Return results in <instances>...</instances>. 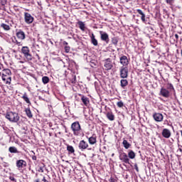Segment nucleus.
Returning a JSON list of instances; mask_svg holds the SVG:
<instances>
[{
  "label": "nucleus",
  "mask_w": 182,
  "mask_h": 182,
  "mask_svg": "<svg viewBox=\"0 0 182 182\" xmlns=\"http://www.w3.org/2000/svg\"><path fill=\"white\" fill-rule=\"evenodd\" d=\"M6 119L12 123H17V122H19V114L16 112H9L6 114Z\"/></svg>",
  "instance_id": "obj_1"
},
{
  "label": "nucleus",
  "mask_w": 182,
  "mask_h": 182,
  "mask_svg": "<svg viewBox=\"0 0 182 182\" xmlns=\"http://www.w3.org/2000/svg\"><path fill=\"white\" fill-rule=\"evenodd\" d=\"M71 130L73 132L74 136H79L82 128L79 122H75L71 124Z\"/></svg>",
  "instance_id": "obj_2"
},
{
  "label": "nucleus",
  "mask_w": 182,
  "mask_h": 182,
  "mask_svg": "<svg viewBox=\"0 0 182 182\" xmlns=\"http://www.w3.org/2000/svg\"><path fill=\"white\" fill-rule=\"evenodd\" d=\"M29 47L28 46H23L21 48V53L24 55V58H26V60L29 62V60H32V54L30 53Z\"/></svg>",
  "instance_id": "obj_3"
},
{
  "label": "nucleus",
  "mask_w": 182,
  "mask_h": 182,
  "mask_svg": "<svg viewBox=\"0 0 182 182\" xmlns=\"http://www.w3.org/2000/svg\"><path fill=\"white\" fill-rule=\"evenodd\" d=\"M119 75L122 79H126L129 76V69L127 67H122L119 70Z\"/></svg>",
  "instance_id": "obj_4"
},
{
  "label": "nucleus",
  "mask_w": 182,
  "mask_h": 182,
  "mask_svg": "<svg viewBox=\"0 0 182 182\" xmlns=\"http://www.w3.org/2000/svg\"><path fill=\"white\" fill-rule=\"evenodd\" d=\"M119 160H121L122 163H125V164H130V159H129L127 154L124 152L119 154Z\"/></svg>",
  "instance_id": "obj_5"
},
{
  "label": "nucleus",
  "mask_w": 182,
  "mask_h": 182,
  "mask_svg": "<svg viewBox=\"0 0 182 182\" xmlns=\"http://www.w3.org/2000/svg\"><path fill=\"white\" fill-rule=\"evenodd\" d=\"M24 21L26 22V23H28V25L32 23V22H33V17L32 16V15H31V14L29 13H24Z\"/></svg>",
  "instance_id": "obj_6"
},
{
  "label": "nucleus",
  "mask_w": 182,
  "mask_h": 182,
  "mask_svg": "<svg viewBox=\"0 0 182 182\" xmlns=\"http://www.w3.org/2000/svg\"><path fill=\"white\" fill-rule=\"evenodd\" d=\"M104 68H105V70H110L112 68H113V64L112 63V60L110 58L105 60Z\"/></svg>",
  "instance_id": "obj_7"
},
{
  "label": "nucleus",
  "mask_w": 182,
  "mask_h": 182,
  "mask_svg": "<svg viewBox=\"0 0 182 182\" xmlns=\"http://www.w3.org/2000/svg\"><path fill=\"white\" fill-rule=\"evenodd\" d=\"M159 95L163 97H170V91L164 87H161Z\"/></svg>",
  "instance_id": "obj_8"
},
{
  "label": "nucleus",
  "mask_w": 182,
  "mask_h": 182,
  "mask_svg": "<svg viewBox=\"0 0 182 182\" xmlns=\"http://www.w3.org/2000/svg\"><path fill=\"white\" fill-rule=\"evenodd\" d=\"M78 147L81 151H83V150H86L89 147V144L85 140H82L80 141Z\"/></svg>",
  "instance_id": "obj_9"
},
{
  "label": "nucleus",
  "mask_w": 182,
  "mask_h": 182,
  "mask_svg": "<svg viewBox=\"0 0 182 182\" xmlns=\"http://www.w3.org/2000/svg\"><path fill=\"white\" fill-rule=\"evenodd\" d=\"M153 117H154V119L155 120V122H161L163 120V119L164 118L163 114L161 113H159V112H155L153 114Z\"/></svg>",
  "instance_id": "obj_10"
},
{
  "label": "nucleus",
  "mask_w": 182,
  "mask_h": 182,
  "mask_svg": "<svg viewBox=\"0 0 182 182\" xmlns=\"http://www.w3.org/2000/svg\"><path fill=\"white\" fill-rule=\"evenodd\" d=\"M100 35L101 36V41L106 42V43H109V34L106 32L100 31Z\"/></svg>",
  "instance_id": "obj_11"
},
{
  "label": "nucleus",
  "mask_w": 182,
  "mask_h": 182,
  "mask_svg": "<svg viewBox=\"0 0 182 182\" xmlns=\"http://www.w3.org/2000/svg\"><path fill=\"white\" fill-rule=\"evenodd\" d=\"M12 75V72H11V70L9 69H4L3 70V74H2V80L5 82L6 80V77L8 76H11Z\"/></svg>",
  "instance_id": "obj_12"
},
{
  "label": "nucleus",
  "mask_w": 182,
  "mask_h": 182,
  "mask_svg": "<svg viewBox=\"0 0 182 182\" xmlns=\"http://www.w3.org/2000/svg\"><path fill=\"white\" fill-rule=\"evenodd\" d=\"M119 60L121 65H122L123 67L127 66V65H129V60L127 59V56L126 55H122V57H120Z\"/></svg>",
  "instance_id": "obj_13"
},
{
  "label": "nucleus",
  "mask_w": 182,
  "mask_h": 182,
  "mask_svg": "<svg viewBox=\"0 0 182 182\" xmlns=\"http://www.w3.org/2000/svg\"><path fill=\"white\" fill-rule=\"evenodd\" d=\"M162 136L165 139H170L171 137V132L168 129H164L162 130Z\"/></svg>",
  "instance_id": "obj_14"
},
{
  "label": "nucleus",
  "mask_w": 182,
  "mask_h": 182,
  "mask_svg": "<svg viewBox=\"0 0 182 182\" xmlns=\"http://www.w3.org/2000/svg\"><path fill=\"white\" fill-rule=\"evenodd\" d=\"M16 35L18 39H19L20 41L25 40V38H26L25 32L22 31V30H19L18 31H17Z\"/></svg>",
  "instance_id": "obj_15"
},
{
  "label": "nucleus",
  "mask_w": 182,
  "mask_h": 182,
  "mask_svg": "<svg viewBox=\"0 0 182 182\" xmlns=\"http://www.w3.org/2000/svg\"><path fill=\"white\" fill-rule=\"evenodd\" d=\"M16 167H18V168H23V167H26V161L23 159L17 161Z\"/></svg>",
  "instance_id": "obj_16"
},
{
  "label": "nucleus",
  "mask_w": 182,
  "mask_h": 182,
  "mask_svg": "<svg viewBox=\"0 0 182 182\" xmlns=\"http://www.w3.org/2000/svg\"><path fill=\"white\" fill-rule=\"evenodd\" d=\"M136 12H138V14L139 15H141V20L142 21V22H144V23H146V14H144V13H143V11H141V9H137Z\"/></svg>",
  "instance_id": "obj_17"
},
{
  "label": "nucleus",
  "mask_w": 182,
  "mask_h": 182,
  "mask_svg": "<svg viewBox=\"0 0 182 182\" xmlns=\"http://www.w3.org/2000/svg\"><path fill=\"white\" fill-rule=\"evenodd\" d=\"M90 38H91V43H92V45H94V46H97L98 43H97V40L95 37V34L92 33Z\"/></svg>",
  "instance_id": "obj_18"
},
{
  "label": "nucleus",
  "mask_w": 182,
  "mask_h": 182,
  "mask_svg": "<svg viewBox=\"0 0 182 182\" xmlns=\"http://www.w3.org/2000/svg\"><path fill=\"white\" fill-rule=\"evenodd\" d=\"M128 159H131V160L136 159V153H134V151H133V150L129 151Z\"/></svg>",
  "instance_id": "obj_19"
},
{
  "label": "nucleus",
  "mask_w": 182,
  "mask_h": 182,
  "mask_svg": "<svg viewBox=\"0 0 182 182\" xmlns=\"http://www.w3.org/2000/svg\"><path fill=\"white\" fill-rule=\"evenodd\" d=\"M122 144L126 150L130 149V147L132 146V144H130V143H129L126 139L123 140Z\"/></svg>",
  "instance_id": "obj_20"
},
{
  "label": "nucleus",
  "mask_w": 182,
  "mask_h": 182,
  "mask_svg": "<svg viewBox=\"0 0 182 182\" xmlns=\"http://www.w3.org/2000/svg\"><path fill=\"white\" fill-rule=\"evenodd\" d=\"M120 83L121 87H122V89H124V87L127 86V85H129V81H127V80L126 79H122L121 80Z\"/></svg>",
  "instance_id": "obj_21"
},
{
  "label": "nucleus",
  "mask_w": 182,
  "mask_h": 182,
  "mask_svg": "<svg viewBox=\"0 0 182 182\" xmlns=\"http://www.w3.org/2000/svg\"><path fill=\"white\" fill-rule=\"evenodd\" d=\"M81 100L82 103H84L85 106H89V103H90L89 98L85 96H82L81 98Z\"/></svg>",
  "instance_id": "obj_22"
},
{
  "label": "nucleus",
  "mask_w": 182,
  "mask_h": 182,
  "mask_svg": "<svg viewBox=\"0 0 182 182\" xmlns=\"http://www.w3.org/2000/svg\"><path fill=\"white\" fill-rule=\"evenodd\" d=\"M25 112H26V116H28L29 117V119H32L33 115L32 114V112L31 111V109L26 108L25 109Z\"/></svg>",
  "instance_id": "obj_23"
},
{
  "label": "nucleus",
  "mask_w": 182,
  "mask_h": 182,
  "mask_svg": "<svg viewBox=\"0 0 182 182\" xmlns=\"http://www.w3.org/2000/svg\"><path fill=\"white\" fill-rule=\"evenodd\" d=\"M106 116L110 122H113V120H114V114H113V112H107Z\"/></svg>",
  "instance_id": "obj_24"
},
{
  "label": "nucleus",
  "mask_w": 182,
  "mask_h": 182,
  "mask_svg": "<svg viewBox=\"0 0 182 182\" xmlns=\"http://www.w3.org/2000/svg\"><path fill=\"white\" fill-rule=\"evenodd\" d=\"M88 141L90 143V144H96V136H90L89 139H88Z\"/></svg>",
  "instance_id": "obj_25"
},
{
  "label": "nucleus",
  "mask_w": 182,
  "mask_h": 182,
  "mask_svg": "<svg viewBox=\"0 0 182 182\" xmlns=\"http://www.w3.org/2000/svg\"><path fill=\"white\" fill-rule=\"evenodd\" d=\"M22 99L26 102L28 103V105H31V100H29V98L28 97V95L26 94V92H25L23 94V95L22 96Z\"/></svg>",
  "instance_id": "obj_26"
},
{
  "label": "nucleus",
  "mask_w": 182,
  "mask_h": 182,
  "mask_svg": "<svg viewBox=\"0 0 182 182\" xmlns=\"http://www.w3.org/2000/svg\"><path fill=\"white\" fill-rule=\"evenodd\" d=\"M67 150L69 153H70L71 154L75 153V148H73L72 146L70 145H68L67 146Z\"/></svg>",
  "instance_id": "obj_27"
},
{
  "label": "nucleus",
  "mask_w": 182,
  "mask_h": 182,
  "mask_svg": "<svg viewBox=\"0 0 182 182\" xmlns=\"http://www.w3.org/2000/svg\"><path fill=\"white\" fill-rule=\"evenodd\" d=\"M9 151H10V153H19V151H18V149L15 146H10Z\"/></svg>",
  "instance_id": "obj_28"
},
{
  "label": "nucleus",
  "mask_w": 182,
  "mask_h": 182,
  "mask_svg": "<svg viewBox=\"0 0 182 182\" xmlns=\"http://www.w3.org/2000/svg\"><path fill=\"white\" fill-rule=\"evenodd\" d=\"M42 82L44 85H47V83H49V77L48 76L43 77Z\"/></svg>",
  "instance_id": "obj_29"
},
{
  "label": "nucleus",
  "mask_w": 182,
  "mask_h": 182,
  "mask_svg": "<svg viewBox=\"0 0 182 182\" xmlns=\"http://www.w3.org/2000/svg\"><path fill=\"white\" fill-rule=\"evenodd\" d=\"M77 23L80 29H81V31H85V23H83V21H78Z\"/></svg>",
  "instance_id": "obj_30"
},
{
  "label": "nucleus",
  "mask_w": 182,
  "mask_h": 182,
  "mask_svg": "<svg viewBox=\"0 0 182 182\" xmlns=\"http://www.w3.org/2000/svg\"><path fill=\"white\" fill-rule=\"evenodd\" d=\"M1 28H3V29H4V31H9L11 29V27H9V25L5 23H1Z\"/></svg>",
  "instance_id": "obj_31"
},
{
  "label": "nucleus",
  "mask_w": 182,
  "mask_h": 182,
  "mask_svg": "<svg viewBox=\"0 0 182 182\" xmlns=\"http://www.w3.org/2000/svg\"><path fill=\"white\" fill-rule=\"evenodd\" d=\"M112 43L113 45H114V46H117V43H119V40L117 39V38L114 37L112 38Z\"/></svg>",
  "instance_id": "obj_32"
},
{
  "label": "nucleus",
  "mask_w": 182,
  "mask_h": 182,
  "mask_svg": "<svg viewBox=\"0 0 182 182\" xmlns=\"http://www.w3.org/2000/svg\"><path fill=\"white\" fill-rule=\"evenodd\" d=\"M6 82V85H11V82H12V78L11 75L6 77V80L4 81Z\"/></svg>",
  "instance_id": "obj_33"
},
{
  "label": "nucleus",
  "mask_w": 182,
  "mask_h": 182,
  "mask_svg": "<svg viewBox=\"0 0 182 182\" xmlns=\"http://www.w3.org/2000/svg\"><path fill=\"white\" fill-rule=\"evenodd\" d=\"M167 89L169 92H173V90H174V87L171 84H168Z\"/></svg>",
  "instance_id": "obj_34"
},
{
  "label": "nucleus",
  "mask_w": 182,
  "mask_h": 182,
  "mask_svg": "<svg viewBox=\"0 0 182 182\" xmlns=\"http://www.w3.org/2000/svg\"><path fill=\"white\" fill-rule=\"evenodd\" d=\"M31 153H32V154H31L32 160H36L37 157H36V156H35V152L33 151H31Z\"/></svg>",
  "instance_id": "obj_35"
},
{
  "label": "nucleus",
  "mask_w": 182,
  "mask_h": 182,
  "mask_svg": "<svg viewBox=\"0 0 182 182\" xmlns=\"http://www.w3.org/2000/svg\"><path fill=\"white\" fill-rule=\"evenodd\" d=\"M110 182H117V178L111 177L109 180Z\"/></svg>",
  "instance_id": "obj_36"
},
{
  "label": "nucleus",
  "mask_w": 182,
  "mask_h": 182,
  "mask_svg": "<svg viewBox=\"0 0 182 182\" xmlns=\"http://www.w3.org/2000/svg\"><path fill=\"white\" fill-rule=\"evenodd\" d=\"M117 106H118V107H122V106H124L123 102H122V101L118 102L117 103Z\"/></svg>",
  "instance_id": "obj_37"
},
{
  "label": "nucleus",
  "mask_w": 182,
  "mask_h": 182,
  "mask_svg": "<svg viewBox=\"0 0 182 182\" xmlns=\"http://www.w3.org/2000/svg\"><path fill=\"white\" fill-rule=\"evenodd\" d=\"M65 50L67 53H69L70 50V47H68V46H65Z\"/></svg>",
  "instance_id": "obj_38"
},
{
  "label": "nucleus",
  "mask_w": 182,
  "mask_h": 182,
  "mask_svg": "<svg viewBox=\"0 0 182 182\" xmlns=\"http://www.w3.org/2000/svg\"><path fill=\"white\" fill-rule=\"evenodd\" d=\"M9 180H11V181L16 182V179L14 176H10Z\"/></svg>",
  "instance_id": "obj_39"
},
{
  "label": "nucleus",
  "mask_w": 182,
  "mask_h": 182,
  "mask_svg": "<svg viewBox=\"0 0 182 182\" xmlns=\"http://www.w3.org/2000/svg\"><path fill=\"white\" fill-rule=\"evenodd\" d=\"M38 171L40 173H43V166H40L39 168H38Z\"/></svg>",
  "instance_id": "obj_40"
},
{
  "label": "nucleus",
  "mask_w": 182,
  "mask_h": 182,
  "mask_svg": "<svg viewBox=\"0 0 182 182\" xmlns=\"http://www.w3.org/2000/svg\"><path fill=\"white\" fill-rule=\"evenodd\" d=\"M175 38H176V43L178 42V36L177 34H175Z\"/></svg>",
  "instance_id": "obj_41"
},
{
  "label": "nucleus",
  "mask_w": 182,
  "mask_h": 182,
  "mask_svg": "<svg viewBox=\"0 0 182 182\" xmlns=\"http://www.w3.org/2000/svg\"><path fill=\"white\" fill-rule=\"evenodd\" d=\"M134 168H135V170H136V171H139V166H137V164H135V165H134Z\"/></svg>",
  "instance_id": "obj_42"
},
{
  "label": "nucleus",
  "mask_w": 182,
  "mask_h": 182,
  "mask_svg": "<svg viewBox=\"0 0 182 182\" xmlns=\"http://www.w3.org/2000/svg\"><path fill=\"white\" fill-rule=\"evenodd\" d=\"M172 2H173V0H166V3L169 4L170 5H171Z\"/></svg>",
  "instance_id": "obj_43"
},
{
  "label": "nucleus",
  "mask_w": 182,
  "mask_h": 182,
  "mask_svg": "<svg viewBox=\"0 0 182 182\" xmlns=\"http://www.w3.org/2000/svg\"><path fill=\"white\" fill-rule=\"evenodd\" d=\"M42 181H43V182H49V181H48V180H46V178H45V176H43Z\"/></svg>",
  "instance_id": "obj_44"
},
{
  "label": "nucleus",
  "mask_w": 182,
  "mask_h": 182,
  "mask_svg": "<svg viewBox=\"0 0 182 182\" xmlns=\"http://www.w3.org/2000/svg\"><path fill=\"white\" fill-rule=\"evenodd\" d=\"M16 44H17L18 46H21V45H22V43H21V42H18V41H16Z\"/></svg>",
  "instance_id": "obj_45"
},
{
  "label": "nucleus",
  "mask_w": 182,
  "mask_h": 182,
  "mask_svg": "<svg viewBox=\"0 0 182 182\" xmlns=\"http://www.w3.org/2000/svg\"><path fill=\"white\" fill-rule=\"evenodd\" d=\"M19 63H25V61H19Z\"/></svg>",
  "instance_id": "obj_46"
},
{
  "label": "nucleus",
  "mask_w": 182,
  "mask_h": 182,
  "mask_svg": "<svg viewBox=\"0 0 182 182\" xmlns=\"http://www.w3.org/2000/svg\"><path fill=\"white\" fill-rule=\"evenodd\" d=\"M36 182H41L39 179H36Z\"/></svg>",
  "instance_id": "obj_47"
},
{
  "label": "nucleus",
  "mask_w": 182,
  "mask_h": 182,
  "mask_svg": "<svg viewBox=\"0 0 182 182\" xmlns=\"http://www.w3.org/2000/svg\"><path fill=\"white\" fill-rule=\"evenodd\" d=\"M64 45H68V43H66L65 41L64 42Z\"/></svg>",
  "instance_id": "obj_48"
},
{
  "label": "nucleus",
  "mask_w": 182,
  "mask_h": 182,
  "mask_svg": "<svg viewBox=\"0 0 182 182\" xmlns=\"http://www.w3.org/2000/svg\"><path fill=\"white\" fill-rule=\"evenodd\" d=\"M126 1V2H129V1H130V0H125Z\"/></svg>",
  "instance_id": "obj_49"
},
{
  "label": "nucleus",
  "mask_w": 182,
  "mask_h": 182,
  "mask_svg": "<svg viewBox=\"0 0 182 182\" xmlns=\"http://www.w3.org/2000/svg\"><path fill=\"white\" fill-rule=\"evenodd\" d=\"M1 69H2V68H1V65H0V70H1Z\"/></svg>",
  "instance_id": "obj_50"
},
{
  "label": "nucleus",
  "mask_w": 182,
  "mask_h": 182,
  "mask_svg": "<svg viewBox=\"0 0 182 182\" xmlns=\"http://www.w3.org/2000/svg\"><path fill=\"white\" fill-rule=\"evenodd\" d=\"M179 150H180V151H182V149H180Z\"/></svg>",
  "instance_id": "obj_51"
},
{
  "label": "nucleus",
  "mask_w": 182,
  "mask_h": 182,
  "mask_svg": "<svg viewBox=\"0 0 182 182\" xmlns=\"http://www.w3.org/2000/svg\"><path fill=\"white\" fill-rule=\"evenodd\" d=\"M108 1H112V0H108Z\"/></svg>",
  "instance_id": "obj_52"
}]
</instances>
